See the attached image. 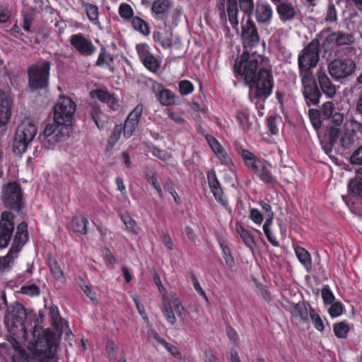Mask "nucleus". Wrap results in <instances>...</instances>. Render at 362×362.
Instances as JSON below:
<instances>
[{
    "label": "nucleus",
    "mask_w": 362,
    "mask_h": 362,
    "mask_svg": "<svg viewBox=\"0 0 362 362\" xmlns=\"http://www.w3.org/2000/svg\"><path fill=\"white\" fill-rule=\"evenodd\" d=\"M28 349L38 362H57L55 335L49 329L35 325L33 329V341Z\"/></svg>",
    "instance_id": "f257e3e1"
},
{
    "label": "nucleus",
    "mask_w": 362,
    "mask_h": 362,
    "mask_svg": "<svg viewBox=\"0 0 362 362\" xmlns=\"http://www.w3.org/2000/svg\"><path fill=\"white\" fill-rule=\"evenodd\" d=\"M264 58L261 55L250 54L245 51L240 58L235 60L233 66L234 73L236 76H240L244 78L245 83L251 81L257 74L262 66Z\"/></svg>",
    "instance_id": "f03ea898"
},
{
    "label": "nucleus",
    "mask_w": 362,
    "mask_h": 362,
    "mask_svg": "<svg viewBox=\"0 0 362 362\" xmlns=\"http://www.w3.org/2000/svg\"><path fill=\"white\" fill-rule=\"evenodd\" d=\"M246 85L249 88V98L251 102L254 99L264 100L272 93L274 81L272 73L265 68H261L257 74Z\"/></svg>",
    "instance_id": "7ed1b4c3"
},
{
    "label": "nucleus",
    "mask_w": 362,
    "mask_h": 362,
    "mask_svg": "<svg viewBox=\"0 0 362 362\" xmlns=\"http://www.w3.org/2000/svg\"><path fill=\"white\" fill-rule=\"evenodd\" d=\"M51 63L40 60L28 68V87L32 92L46 89L49 84Z\"/></svg>",
    "instance_id": "20e7f679"
},
{
    "label": "nucleus",
    "mask_w": 362,
    "mask_h": 362,
    "mask_svg": "<svg viewBox=\"0 0 362 362\" xmlns=\"http://www.w3.org/2000/svg\"><path fill=\"white\" fill-rule=\"evenodd\" d=\"M240 154L245 165L250 168L262 182L270 185L276 183V179L271 171L272 165L267 161L255 158L253 154L247 149H242Z\"/></svg>",
    "instance_id": "39448f33"
},
{
    "label": "nucleus",
    "mask_w": 362,
    "mask_h": 362,
    "mask_svg": "<svg viewBox=\"0 0 362 362\" xmlns=\"http://www.w3.org/2000/svg\"><path fill=\"white\" fill-rule=\"evenodd\" d=\"M37 132L35 124L30 119H25L18 125L13 142V151L16 155L25 152L28 145Z\"/></svg>",
    "instance_id": "423d86ee"
},
{
    "label": "nucleus",
    "mask_w": 362,
    "mask_h": 362,
    "mask_svg": "<svg viewBox=\"0 0 362 362\" xmlns=\"http://www.w3.org/2000/svg\"><path fill=\"white\" fill-rule=\"evenodd\" d=\"M56 122L54 120L52 124L46 126L42 139V143L45 148H51L56 143L64 141L69 136L71 130V126L67 124L68 122Z\"/></svg>",
    "instance_id": "0eeeda50"
},
{
    "label": "nucleus",
    "mask_w": 362,
    "mask_h": 362,
    "mask_svg": "<svg viewBox=\"0 0 362 362\" xmlns=\"http://www.w3.org/2000/svg\"><path fill=\"white\" fill-rule=\"evenodd\" d=\"M27 228L28 226L25 222H21L18 225L13 243L8 253L6 256L0 258L1 269H5L10 266L13 259L16 257L17 253L27 242L28 239Z\"/></svg>",
    "instance_id": "6e6552de"
},
{
    "label": "nucleus",
    "mask_w": 362,
    "mask_h": 362,
    "mask_svg": "<svg viewBox=\"0 0 362 362\" xmlns=\"http://www.w3.org/2000/svg\"><path fill=\"white\" fill-rule=\"evenodd\" d=\"M1 199L5 207L19 211L23 205L22 191L16 182H11L1 187Z\"/></svg>",
    "instance_id": "1a4fd4ad"
},
{
    "label": "nucleus",
    "mask_w": 362,
    "mask_h": 362,
    "mask_svg": "<svg viewBox=\"0 0 362 362\" xmlns=\"http://www.w3.org/2000/svg\"><path fill=\"white\" fill-rule=\"evenodd\" d=\"M356 69V62L350 58H337L332 60L327 65L329 75L338 81L351 76Z\"/></svg>",
    "instance_id": "9d476101"
},
{
    "label": "nucleus",
    "mask_w": 362,
    "mask_h": 362,
    "mask_svg": "<svg viewBox=\"0 0 362 362\" xmlns=\"http://www.w3.org/2000/svg\"><path fill=\"white\" fill-rule=\"evenodd\" d=\"M320 60V42L318 40H313L298 57L299 70H311L315 67Z\"/></svg>",
    "instance_id": "9b49d317"
},
{
    "label": "nucleus",
    "mask_w": 362,
    "mask_h": 362,
    "mask_svg": "<svg viewBox=\"0 0 362 362\" xmlns=\"http://www.w3.org/2000/svg\"><path fill=\"white\" fill-rule=\"evenodd\" d=\"M299 74L303 87V93L305 98L313 105L318 104L321 93L316 85L313 71L311 70H299Z\"/></svg>",
    "instance_id": "f8f14e48"
},
{
    "label": "nucleus",
    "mask_w": 362,
    "mask_h": 362,
    "mask_svg": "<svg viewBox=\"0 0 362 362\" xmlns=\"http://www.w3.org/2000/svg\"><path fill=\"white\" fill-rule=\"evenodd\" d=\"M76 103L69 97L62 96L54 105V120L70 122L76 111Z\"/></svg>",
    "instance_id": "ddd939ff"
},
{
    "label": "nucleus",
    "mask_w": 362,
    "mask_h": 362,
    "mask_svg": "<svg viewBox=\"0 0 362 362\" xmlns=\"http://www.w3.org/2000/svg\"><path fill=\"white\" fill-rule=\"evenodd\" d=\"M14 216L11 212L4 211L0 218V248L7 247L14 230Z\"/></svg>",
    "instance_id": "4468645a"
},
{
    "label": "nucleus",
    "mask_w": 362,
    "mask_h": 362,
    "mask_svg": "<svg viewBox=\"0 0 362 362\" xmlns=\"http://www.w3.org/2000/svg\"><path fill=\"white\" fill-rule=\"evenodd\" d=\"M143 111V105L138 104L129 114L122 126L124 137L129 139L133 136L136 129L138 127Z\"/></svg>",
    "instance_id": "2eb2a0df"
},
{
    "label": "nucleus",
    "mask_w": 362,
    "mask_h": 362,
    "mask_svg": "<svg viewBox=\"0 0 362 362\" xmlns=\"http://www.w3.org/2000/svg\"><path fill=\"white\" fill-rule=\"evenodd\" d=\"M242 40L245 48H252L259 42V35L255 23L248 19L242 28Z\"/></svg>",
    "instance_id": "dca6fc26"
},
{
    "label": "nucleus",
    "mask_w": 362,
    "mask_h": 362,
    "mask_svg": "<svg viewBox=\"0 0 362 362\" xmlns=\"http://www.w3.org/2000/svg\"><path fill=\"white\" fill-rule=\"evenodd\" d=\"M70 44L84 57L91 56L96 51V47L93 42L80 33L71 36Z\"/></svg>",
    "instance_id": "f3484780"
},
{
    "label": "nucleus",
    "mask_w": 362,
    "mask_h": 362,
    "mask_svg": "<svg viewBox=\"0 0 362 362\" xmlns=\"http://www.w3.org/2000/svg\"><path fill=\"white\" fill-rule=\"evenodd\" d=\"M253 14L259 24L268 25L273 17V10L267 2L257 1L255 3Z\"/></svg>",
    "instance_id": "a211bd4d"
},
{
    "label": "nucleus",
    "mask_w": 362,
    "mask_h": 362,
    "mask_svg": "<svg viewBox=\"0 0 362 362\" xmlns=\"http://www.w3.org/2000/svg\"><path fill=\"white\" fill-rule=\"evenodd\" d=\"M206 139L211 150L216 155L218 160L223 165L227 167H231L233 165L232 160L228 153L215 137L211 135H206Z\"/></svg>",
    "instance_id": "6ab92c4d"
},
{
    "label": "nucleus",
    "mask_w": 362,
    "mask_h": 362,
    "mask_svg": "<svg viewBox=\"0 0 362 362\" xmlns=\"http://www.w3.org/2000/svg\"><path fill=\"white\" fill-rule=\"evenodd\" d=\"M174 5L170 0H155L151 6L153 18L156 20H166Z\"/></svg>",
    "instance_id": "aec40b11"
},
{
    "label": "nucleus",
    "mask_w": 362,
    "mask_h": 362,
    "mask_svg": "<svg viewBox=\"0 0 362 362\" xmlns=\"http://www.w3.org/2000/svg\"><path fill=\"white\" fill-rule=\"evenodd\" d=\"M207 179L211 192L216 201L221 205L226 206L228 199L223 194L214 170H210L208 171Z\"/></svg>",
    "instance_id": "412c9836"
},
{
    "label": "nucleus",
    "mask_w": 362,
    "mask_h": 362,
    "mask_svg": "<svg viewBox=\"0 0 362 362\" xmlns=\"http://www.w3.org/2000/svg\"><path fill=\"white\" fill-rule=\"evenodd\" d=\"M49 316L53 325L61 334L64 332L67 334L71 333L67 322L60 317L57 306L52 305L49 307Z\"/></svg>",
    "instance_id": "4be33fe9"
},
{
    "label": "nucleus",
    "mask_w": 362,
    "mask_h": 362,
    "mask_svg": "<svg viewBox=\"0 0 362 362\" xmlns=\"http://www.w3.org/2000/svg\"><path fill=\"white\" fill-rule=\"evenodd\" d=\"M317 80L322 91L328 98H332L335 95V86L332 83L326 73L322 69L317 71Z\"/></svg>",
    "instance_id": "5701e85b"
},
{
    "label": "nucleus",
    "mask_w": 362,
    "mask_h": 362,
    "mask_svg": "<svg viewBox=\"0 0 362 362\" xmlns=\"http://www.w3.org/2000/svg\"><path fill=\"white\" fill-rule=\"evenodd\" d=\"M11 116V100L7 95L0 90V126L7 123Z\"/></svg>",
    "instance_id": "b1692460"
},
{
    "label": "nucleus",
    "mask_w": 362,
    "mask_h": 362,
    "mask_svg": "<svg viewBox=\"0 0 362 362\" xmlns=\"http://www.w3.org/2000/svg\"><path fill=\"white\" fill-rule=\"evenodd\" d=\"M93 98H95L107 105L113 110L119 107L118 100L114 95L110 94L107 91L101 89L92 91L90 93Z\"/></svg>",
    "instance_id": "393cba45"
},
{
    "label": "nucleus",
    "mask_w": 362,
    "mask_h": 362,
    "mask_svg": "<svg viewBox=\"0 0 362 362\" xmlns=\"http://www.w3.org/2000/svg\"><path fill=\"white\" fill-rule=\"evenodd\" d=\"M277 13L283 21H288L293 19L296 16L295 7L288 2H279L276 7Z\"/></svg>",
    "instance_id": "a878e982"
},
{
    "label": "nucleus",
    "mask_w": 362,
    "mask_h": 362,
    "mask_svg": "<svg viewBox=\"0 0 362 362\" xmlns=\"http://www.w3.org/2000/svg\"><path fill=\"white\" fill-rule=\"evenodd\" d=\"M327 40L335 43L337 46L350 45L354 42V37L351 34L337 32L328 35Z\"/></svg>",
    "instance_id": "bb28decb"
},
{
    "label": "nucleus",
    "mask_w": 362,
    "mask_h": 362,
    "mask_svg": "<svg viewBox=\"0 0 362 362\" xmlns=\"http://www.w3.org/2000/svg\"><path fill=\"white\" fill-rule=\"evenodd\" d=\"M228 18L233 28L238 30L239 21L238 19V8L237 0H228Z\"/></svg>",
    "instance_id": "cd10ccee"
},
{
    "label": "nucleus",
    "mask_w": 362,
    "mask_h": 362,
    "mask_svg": "<svg viewBox=\"0 0 362 362\" xmlns=\"http://www.w3.org/2000/svg\"><path fill=\"white\" fill-rule=\"evenodd\" d=\"M295 253L299 262L303 265L307 272L312 269V260L310 253L302 247H295Z\"/></svg>",
    "instance_id": "c85d7f7f"
},
{
    "label": "nucleus",
    "mask_w": 362,
    "mask_h": 362,
    "mask_svg": "<svg viewBox=\"0 0 362 362\" xmlns=\"http://www.w3.org/2000/svg\"><path fill=\"white\" fill-rule=\"evenodd\" d=\"M291 313L293 317H299L302 321H307L310 316V309L307 308L303 302H299L293 305Z\"/></svg>",
    "instance_id": "c756f323"
},
{
    "label": "nucleus",
    "mask_w": 362,
    "mask_h": 362,
    "mask_svg": "<svg viewBox=\"0 0 362 362\" xmlns=\"http://www.w3.org/2000/svg\"><path fill=\"white\" fill-rule=\"evenodd\" d=\"M158 99L161 105L164 106H169L176 103L177 97L170 90L163 89L160 91L158 95Z\"/></svg>",
    "instance_id": "7c9ffc66"
},
{
    "label": "nucleus",
    "mask_w": 362,
    "mask_h": 362,
    "mask_svg": "<svg viewBox=\"0 0 362 362\" xmlns=\"http://www.w3.org/2000/svg\"><path fill=\"white\" fill-rule=\"evenodd\" d=\"M88 219L83 216H75L72 220V230L80 234H86L87 233Z\"/></svg>",
    "instance_id": "2f4dec72"
},
{
    "label": "nucleus",
    "mask_w": 362,
    "mask_h": 362,
    "mask_svg": "<svg viewBox=\"0 0 362 362\" xmlns=\"http://www.w3.org/2000/svg\"><path fill=\"white\" fill-rule=\"evenodd\" d=\"M83 6L86 11V15L90 22L95 25H99L98 21V8L96 5L83 3Z\"/></svg>",
    "instance_id": "473e14b6"
},
{
    "label": "nucleus",
    "mask_w": 362,
    "mask_h": 362,
    "mask_svg": "<svg viewBox=\"0 0 362 362\" xmlns=\"http://www.w3.org/2000/svg\"><path fill=\"white\" fill-rule=\"evenodd\" d=\"M348 191L354 196L362 197V180L356 176L351 179L348 185Z\"/></svg>",
    "instance_id": "72a5a7b5"
},
{
    "label": "nucleus",
    "mask_w": 362,
    "mask_h": 362,
    "mask_svg": "<svg viewBox=\"0 0 362 362\" xmlns=\"http://www.w3.org/2000/svg\"><path fill=\"white\" fill-rule=\"evenodd\" d=\"M113 60L114 58L112 56L108 54L105 50L103 49L98 56L96 65L100 67L107 66L112 71H113L114 69L112 66Z\"/></svg>",
    "instance_id": "f704fd0d"
},
{
    "label": "nucleus",
    "mask_w": 362,
    "mask_h": 362,
    "mask_svg": "<svg viewBox=\"0 0 362 362\" xmlns=\"http://www.w3.org/2000/svg\"><path fill=\"white\" fill-rule=\"evenodd\" d=\"M132 26L134 28L140 32L144 35H148L150 33V28L146 22L139 17H134L132 18Z\"/></svg>",
    "instance_id": "c9c22d12"
},
{
    "label": "nucleus",
    "mask_w": 362,
    "mask_h": 362,
    "mask_svg": "<svg viewBox=\"0 0 362 362\" xmlns=\"http://www.w3.org/2000/svg\"><path fill=\"white\" fill-rule=\"evenodd\" d=\"M141 62L148 70L153 73L156 72L160 66V62L153 54Z\"/></svg>",
    "instance_id": "e433bc0d"
},
{
    "label": "nucleus",
    "mask_w": 362,
    "mask_h": 362,
    "mask_svg": "<svg viewBox=\"0 0 362 362\" xmlns=\"http://www.w3.org/2000/svg\"><path fill=\"white\" fill-rule=\"evenodd\" d=\"M162 312L166 317L168 323L172 326H175L177 323V319L172 306L167 303H164L162 307Z\"/></svg>",
    "instance_id": "4c0bfd02"
},
{
    "label": "nucleus",
    "mask_w": 362,
    "mask_h": 362,
    "mask_svg": "<svg viewBox=\"0 0 362 362\" xmlns=\"http://www.w3.org/2000/svg\"><path fill=\"white\" fill-rule=\"evenodd\" d=\"M240 8L247 16L250 17L253 14L255 6L254 0H238Z\"/></svg>",
    "instance_id": "58836bf2"
},
{
    "label": "nucleus",
    "mask_w": 362,
    "mask_h": 362,
    "mask_svg": "<svg viewBox=\"0 0 362 362\" xmlns=\"http://www.w3.org/2000/svg\"><path fill=\"white\" fill-rule=\"evenodd\" d=\"M236 230L245 245L252 248L255 241L250 233L247 230H245L241 226H237Z\"/></svg>",
    "instance_id": "ea45409f"
},
{
    "label": "nucleus",
    "mask_w": 362,
    "mask_h": 362,
    "mask_svg": "<svg viewBox=\"0 0 362 362\" xmlns=\"http://www.w3.org/2000/svg\"><path fill=\"white\" fill-rule=\"evenodd\" d=\"M16 314L18 315V317L16 321H13V324H19V325L21 326V331L22 332V337L25 340H27L28 337V332L23 322V320L25 318V312L23 309H20L17 310Z\"/></svg>",
    "instance_id": "a19ab883"
},
{
    "label": "nucleus",
    "mask_w": 362,
    "mask_h": 362,
    "mask_svg": "<svg viewBox=\"0 0 362 362\" xmlns=\"http://www.w3.org/2000/svg\"><path fill=\"white\" fill-rule=\"evenodd\" d=\"M220 247H221L223 257L225 259L226 264L230 268L234 267L235 261L231 255L230 248L223 243H220Z\"/></svg>",
    "instance_id": "79ce46f5"
},
{
    "label": "nucleus",
    "mask_w": 362,
    "mask_h": 362,
    "mask_svg": "<svg viewBox=\"0 0 362 362\" xmlns=\"http://www.w3.org/2000/svg\"><path fill=\"white\" fill-rule=\"evenodd\" d=\"M49 266L50 272L57 279H64V273L56 259H50Z\"/></svg>",
    "instance_id": "37998d69"
},
{
    "label": "nucleus",
    "mask_w": 362,
    "mask_h": 362,
    "mask_svg": "<svg viewBox=\"0 0 362 362\" xmlns=\"http://www.w3.org/2000/svg\"><path fill=\"white\" fill-rule=\"evenodd\" d=\"M123 129L122 124H118L115 127L112 133L111 134L108 139V145L111 148H112L119 141Z\"/></svg>",
    "instance_id": "c03bdc74"
},
{
    "label": "nucleus",
    "mask_w": 362,
    "mask_h": 362,
    "mask_svg": "<svg viewBox=\"0 0 362 362\" xmlns=\"http://www.w3.org/2000/svg\"><path fill=\"white\" fill-rule=\"evenodd\" d=\"M136 50L141 62L152 54L149 46L146 43L137 44L136 45Z\"/></svg>",
    "instance_id": "a18cd8bd"
},
{
    "label": "nucleus",
    "mask_w": 362,
    "mask_h": 362,
    "mask_svg": "<svg viewBox=\"0 0 362 362\" xmlns=\"http://www.w3.org/2000/svg\"><path fill=\"white\" fill-rule=\"evenodd\" d=\"M310 317L315 327L318 331H323L325 329L324 323L320 315L312 308H310Z\"/></svg>",
    "instance_id": "49530a36"
},
{
    "label": "nucleus",
    "mask_w": 362,
    "mask_h": 362,
    "mask_svg": "<svg viewBox=\"0 0 362 362\" xmlns=\"http://www.w3.org/2000/svg\"><path fill=\"white\" fill-rule=\"evenodd\" d=\"M349 330V326L343 322L337 324L334 327V332L335 335L338 338H341V339H344V338L346 337Z\"/></svg>",
    "instance_id": "de8ad7c7"
},
{
    "label": "nucleus",
    "mask_w": 362,
    "mask_h": 362,
    "mask_svg": "<svg viewBox=\"0 0 362 362\" xmlns=\"http://www.w3.org/2000/svg\"><path fill=\"white\" fill-rule=\"evenodd\" d=\"M119 14L124 19H130L133 17L134 11L130 5L122 3L119 7Z\"/></svg>",
    "instance_id": "09e8293b"
},
{
    "label": "nucleus",
    "mask_w": 362,
    "mask_h": 362,
    "mask_svg": "<svg viewBox=\"0 0 362 362\" xmlns=\"http://www.w3.org/2000/svg\"><path fill=\"white\" fill-rule=\"evenodd\" d=\"M341 146L344 148H349L355 142V137L351 132L346 131L340 139Z\"/></svg>",
    "instance_id": "8fccbe9b"
},
{
    "label": "nucleus",
    "mask_w": 362,
    "mask_h": 362,
    "mask_svg": "<svg viewBox=\"0 0 362 362\" xmlns=\"http://www.w3.org/2000/svg\"><path fill=\"white\" fill-rule=\"evenodd\" d=\"M21 293L22 294L33 297V296H37L40 295V290L35 284H31L29 286H22L21 288Z\"/></svg>",
    "instance_id": "3c124183"
},
{
    "label": "nucleus",
    "mask_w": 362,
    "mask_h": 362,
    "mask_svg": "<svg viewBox=\"0 0 362 362\" xmlns=\"http://www.w3.org/2000/svg\"><path fill=\"white\" fill-rule=\"evenodd\" d=\"M194 90V86L192 83L187 81L183 80L180 81L179 83V90L180 94L183 95H187L190 94Z\"/></svg>",
    "instance_id": "603ef678"
},
{
    "label": "nucleus",
    "mask_w": 362,
    "mask_h": 362,
    "mask_svg": "<svg viewBox=\"0 0 362 362\" xmlns=\"http://www.w3.org/2000/svg\"><path fill=\"white\" fill-rule=\"evenodd\" d=\"M15 351L16 354L12 357L13 362H28V355L24 349L16 347Z\"/></svg>",
    "instance_id": "864d4df0"
},
{
    "label": "nucleus",
    "mask_w": 362,
    "mask_h": 362,
    "mask_svg": "<svg viewBox=\"0 0 362 362\" xmlns=\"http://www.w3.org/2000/svg\"><path fill=\"white\" fill-rule=\"evenodd\" d=\"M337 19V13L335 6L329 4L327 10L325 21L329 23L335 22Z\"/></svg>",
    "instance_id": "5fc2aeb1"
},
{
    "label": "nucleus",
    "mask_w": 362,
    "mask_h": 362,
    "mask_svg": "<svg viewBox=\"0 0 362 362\" xmlns=\"http://www.w3.org/2000/svg\"><path fill=\"white\" fill-rule=\"evenodd\" d=\"M334 105L331 101H327L322 105L321 111L325 119L331 118L332 115L334 114Z\"/></svg>",
    "instance_id": "6e6d98bb"
},
{
    "label": "nucleus",
    "mask_w": 362,
    "mask_h": 362,
    "mask_svg": "<svg viewBox=\"0 0 362 362\" xmlns=\"http://www.w3.org/2000/svg\"><path fill=\"white\" fill-rule=\"evenodd\" d=\"M322 298L325 304H332L334 303L335 298L328 286H325L322 288Z\"/></svg>",
    "instance_id": "4d7b16f0"
},
{
    "label": "nucleus",
    "mask_w": 362,
    "mask_h": 362,
    "mask_svg": "<svg viewBox=\"0 0 362 362\" xmlns=\"http://www.w3.org/2000/svg\"><path fill=\"white\" fill-rule=\"evenodd\" d=\"M343 305L339 302L332 303L329 308V313L332 317H339L342 314Z\"/></svg>",
    "instance_id": "13d9d810"
},
{
    "label": "nucleus",
    "mask_w": 362,
    "mask_h": 362,
    "mask_svg": "<svg viewBox=\"0 0 362 362\" xmlns=\"http://www.w3.org/2000/svg\"><path fill=\"white\" fill-rule=\"evenodd\" d=\"M237 119L243 129H248L250 127L247 115L245 113L240 112H238L237 114Z\"/></svg>",
    "instance_id": "bf43d9fd"
},
{
    "label": "nucleus",
    "mask_w": 362,
    "mask_h": 362,
    "mask_svg": "<svg viewBox=\"0 0 362 362\" xmlns=\"http://www.w3.org/2000/svg\"><path fill=\"white\" fill-rule=\"evenodd\" d=\"M277 118L274 117H269L267 119V128L272 134L276 135L279 132V129L276 125Z\"/></svg>",
    "instance_id": "052dcab7"
},
{
    "label": "nucleus",
    "mask_w": 362,
    "mask_h": 362,
    "mask_svg": "<svg viewBox=\"0 0 362 362\" xmlns=\"http://www.w3.org/2000/svg\"><path fill=\"white\" fill-rule=\"evenodd\" d=\"M350 160L351 163L362 165V146L354 151Z\"/></svg>",
    "instance_id": "680f3d73"
},
{
    "label": "nucleus",
    "mask_w": 362,
    "mask_h": 362,
    "mask_svg": "<svg viewBox=\"0 0 362 362\" xmlns=\"http://www.w3.org/2000/svg\"><path fill=\"white\" fill-rule=\"evenodd\" d=\"M349 125L351 132L354 134H359L362 136V123L356 121L355 119H351L349 121Z\"/></svg>",
    "instance_id": "e2e57ef3"
},
{
    "label": "nucleus",
    "mask_w": 362,
    "mask_h": 362,
    "mask_svg": "<svg viewBox=\"0 0 362 362\" xmlns=\"http://www.w3.org/2000/svg\"><path fill=\"white\" fill-rule=\"evenodd\" d=\"M167 115L177 124H182L185 122V119L181 114L173 112L170 109L167 110Z\"/></svg>",
    "instance_id": "0e129e2a"
},
{
    "label": "nucleus",
    "mask_w": 362,
    "mask_h": 362,
    "mask_svg": "<svg viewBox=\"0 0 362 362\" xmlns=\"http://www.w3.org/2000/svg\"><path fill=\"white\" fill-rule=\"evenodd\" d=\"M340 129L335 127H332L329 129V143L331 146H333L337 141V139L340 134Z\"/></svg>",
    "instance_id": "69168bd1"
},
{
    "label": "nucleus",
    "mask_w": 362,
    "mask_h": 362,
    "mask_svg": "<svg viewBox=\"0 0 362 362\" xmlns=\"http://www.w3.org/2000/svg\"><path fill=\"white\" fill-rule=\"evenodd\" d=\"M173 307L175 313L180 318H183L185 313V310L184 307L182 305L180 301L177 299H175V300L173 302Z\"/></svg>",
    "instance_id": "338daca9"
},
{
    "label": "nucleus",
    "mask_w": 362,
    "mask_h": 362,
    "mask_svg": "<svg viewBox=\"0 0 362 362\" xmlns=\"http://www.w3.org/2000/svg\"><path fill=\"white\" fill-rule=\"evenodd\" d=\"M250 218L257 224L262 223L263 221V216L261 212L256 209H252L250 211Z\"/></svg>",
    "instance_id": "774afa93"
}]
</instances>
